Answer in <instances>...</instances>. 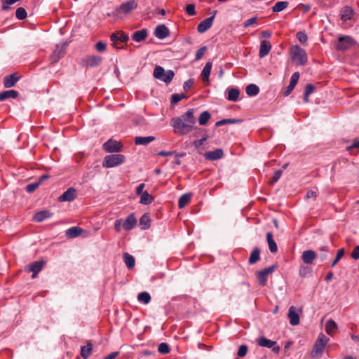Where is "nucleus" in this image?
<instances>
[{"label":"nucleus","mask_w":359,"mask_h":359,"mask_svg":"<svg viewBox=\"0 0 359 359\" xmlns=\"http://www.w3.org/2000/svg\"><path fill=\"white\" fill-rule=\"evenodd\" d=\"M196 122L194 109H189L184 114L172 118L170 125L172 126L175 133L185 135L194 130Z\"/></svg>","instance_id":"1"},{"label":"nucleus","mask_w":359,"mask_h":359,"mask_svg":"<svg viewBox=\"0 0 359 359\" xmlns=\"http://www.w3.org/2000/svg\"><path fill=\"white\" fill-rule=\"evenodd\" d=\"M289 53L292 62L297 66H304L308 62L306 50L298 45L292 46Z\"/></svg>","instance_id":"2"},{"label":"nucleus","mask_w":359,"mask_h":359,"mask_svg":"<svg viewBox=\"0 0 359 359\" xmlns=\"http://www.w3.org/2000/svg\"><path fill=\"white\" fill-rule=\"evenodd\" d=\"M330 339L328 337H327L324 334L320 333L313 347L311 356L313 358L321 357Z\"/></svg>","instance_id":"3"},{"label":"nucleus","mask_w":359,"mask_h":359,"mask_svg":"<svg viewBox=\"0 0 359 359\" xmlns=\"http://www.w3.org/2000/svg\"><path fill=\"white\" fill-rule=\"evenodd\" d=\"M125 156L122 154H110L104 157L102 166L104 168H113L118 166L125 161Z\"/></svg>","instance_id":"4"},{"label":"nucleus","mask_w":359,"mask_h":359,"mask_svg":"<svg viewBox=\"0 0 359 359\" xmlns=\"http://www.w3.org/2000/svg\"><path fill=\"white\" fill-rule=\"evenodd\" d=\"M165 71L163 67L161 66H156L154 68L153 74L154 78H156V79L162 81L165 83H170L175 76V73L172 70H168L166 77L163 78L162 76L163 74H165Z\"/></svg>","instance_id":"5"},{"label":"nucleus","mask_w":359,"mask_h":359,"mask_svg":"<svg viewBox=\"0 0 359 359\" xmlns=\"http://www.w3.org/2000/svg\"><path fill=\"white\" fill-rule=\"evenodd\" d=\"M137 2L135 0H131L122 3L119 6L115 8V12L117 15L121 14L127 15L137 8Z\"/></svg>","instance_id":"6"},{"label":"nucleus","mask_w":359,"mask_h":359,"mask_svg":"<svg viewBox=\"0 0 359 359\" xmlns=\"http://www.w3.org/2000/svg\"><path fill=\"white\" fill-rule=\"evenodd\" d=\"M355 45V41L348 36L340 37L336 44L338 50L344 51Z\"/></svg>","instance_id":"7"},{"label":"nucleus","mask_w":359,"mask_h":359,"mask_svg":"<svg viewBox=\"0 0 359 359\" xmlns=\"http://www.w3.org/2000/svg\"><path fill=\"white\" fill-rule=\"evenodd\" d=\"M276 267V266L275 265H272L259 271L257 278L262 286H264L266 284L268 276L274 271Z\"/></svg>","instance_id":"8"},{"label":"nucleus","mask_w":359,"mask_h":359,"mask_svg":"<svg viewBox=\"0 0 359 359\" xmlns=\"http://www.w3.org/2000/svg\"><path fill=\"white\" fill-rule=\"evenodd\" d=\"M67 43L57 45L55 50L52 53L50 58L53 62H57L65 54Z\"/></svg>","instance_id":"9"},{"label":"nucleus","mask_w":359,"mask_h":359,"mask_svg":"<svg viewBox=\"0 0 359 359\" xmlns=\"http://www.w3.org/2000/svg\"><path fill=\"white\" fill-rule=\"evenodd\" d=\"M76 197V190L74 187H69L60 197L58 201L60 202L67 201L72 202Z\"/></svg>","instance_id":"10"},{"label":"nucleus","mask_w":359,"mask_h":359,"mask_svg":"<svg viewBox=\"0 0 359 359\" xmlns=\"http://www.w3.org/2000/svg\"><path fill=\"white\" fill-rule=\"evenodd\" d=\"M122 145L120 142L111 139L107 141L103 144L104 149L107 152H118L121 151Z\"/></svg>","instance_id":"11"},{"label":"nucleus","mask_w":359,"mask_h":359,"mask_svg":"<svg viewBox=\"0 0 359 359\" xmlns=\"http://www.w3.org/2000/svg\"><path fill=\"white\" fill-rule=\"evenodd\" d=\"M43 264L44 262L41 260L32 262L28 265L27 270L33 273L32 276V278H35L37 274L42 270Z\"/></svg>","instance_id":"12"},{"label":"nucleus","mask_w":359,"mask_h":359,"mask_svg":"<svg viewBox=\"0 0 359 359\" xmlns=\"http://www.w3.org/2000/svg\"><path fill=\"white\" fill-rule=\"evenodd\" d=\"M215 15L210 16L199 23L197 29L199 33H204L209 29L213 23Z\"/></svg>","instance_id":"13"},{"label":"nucleus","mask_w":359,"mask_h":359,"mask_svg":"<svg viewBox=\"0 0 359 359\" xmlns=\"http://www.w3.org/2000/svg\"><path fill=\"white\" fill-rule=\"evenodd\" d=\"M287 317L290 320V325H297L299 324V316L294 306L289 308Z\"/></svg>","instance_id":"14"},{"label":"nucleus","mask_w":359,"mask_h":359,"mask_svg":"<svg viewBox=\"0 0 359 359\" xmlns=\"http://www.w3.org/2000/svg\"><path fill=\"white\" fill-rule=\"evenodd\" d=\"M102 60L101 56L91 55L86 57L85 62L88 67H95L101 65Z\"/></svg>","instance_id":"15"},{"label":"nucleus","mask_w":359,"mask_h":359,"mask_svg":"<svg viewBox=\"0 0 359 359\" xmlns=\"http://www.w3.org/2000/svg\"><path fill=\"white\" fill-rule=\"evenodd\" d=\"M316 257L317 253L312 250H305L302 255V259L306 264H311Z\"/></svg>","instance_id":"16"},{"label":"nucleus","mask_w":359,"mask_h":359,"mask_svg":"<svg viewBox=\"0 0 359 359\" xmlns=\"http://www.w3.org/2000/svg\"><path fill=\"white\" fill-rule=\"evenodd\" d=\"M154 34L158 39H164L169 36L170 32L165 25H160L155 29Z\"/></svg>","instance_id":"17"},{"label":"nucleus","mask_w":359,"mask_h":359,"mask_svg":"<svg viewBox=\"0 0 359 359\" xmlns=\"http://www.w3.org/2000/svg\"><path fill=\"white\" fill-rule=\"evenodd\" d=\"M224 152L222 149H217L215 151H208L204 154L205 159L209 161H216L223 157Z\"/></svg>","instance_id":"18"},{"label":"nucleus","mask_w":359,"mask_h":359,"mask_svg":"<svg viewBox=\"0 0 359 359\" xmlns=\"http://www.w3.org/2000/svg\"><path fill=\"white\" fill-rule=\"evenodd\" d=\"M299 78V72H297L293 73V74L292 75L291 79H290V84L288 85V86L286 88L285 92L284 93V95L285 96L289 95L291 93V92L293 90V89L294 88L295 86L297 85V83L298 82Z\"/></svg>","instance_id":"19"},{"label":"nucleus","mask_w":359,"mask_h":359,"mask_svg":"<svg viewBox=\"0 0 359 359\" xmlns=\"http://www.w3.org/2000/svg\"><path fill=\"white\" fill-rule=\"evenodd\" d=\"M271 49V43L269 41L263 40L261 41L259 56V57H264L269 54Z\"/></svg>","instance_id":"20"},{"label":"nucleus","mask_w":359,"mask_h":359,"mask_svg":"<svg viewBox=\"0 0 359 359\" xmlns=\"http://www.w3.org/2000/svg\"><path fill=\"white\" fill-rule=\"evenodd\" d=\"M137 224V220L133 214L129 215L123 223V228L126 231L133 229Z\"/></svg>","instance_id":"21"},{"label":"nucleus","mask_w":359,"mask_h":359,"mask_svg":"<svg viewBox=\"0 0 359 359\" xmlns=\"http://www.w3.org/2000/svg\"><path fill=\"white\" fill-rule=\"evenodd\" d=\"M53 216V213L49 210H41L34 215V220L36 222H41L46 219L50 218Z\"/></svg>","instance_id":"22"},{"label":"nucleus","mask_w":359,"mask_h":359,"mask_svg":"<svg viewBox=\"0 0 359 359\" xmlns=\"http://www.w3.org/2000/svg\"><path fill=\"white\" fill-rule=\"evenodd\" d=\"M20 77L16 76L15 74L6 76L4 79V84L6 88H11L18 81Z\"/></svg>","instance_id":"23"},{"label":"nucleus","mask_w":359,"mask_h":359,"mask_svg":"<svg viewBox=\"0 0 359 359\" xmlns=\"http://www.w3.org/2000/svg\"><path fill=\"white\" fill-rule=\"evenodd\" d=\"M337 330V323L332 320L330 319L325 324V332L327 334L333 336Z\"/></svg>","instance_id":"24"},{"label":"nucleus","mask_w":359,"mask_h":359,"mask_svg":"<svg viewBox=\"0 0 359 359\" xmlns=\"http://www.w3.org/2000/svg\"><path fill=\"white\" fill-rule=\"evenodd\" d=\"M147 36V31L145 29L135 32L132 35V39L136 42L144 41Z\"/></svg>","instance_id":"25"},{"label":"nucleus","mask_w":359,"mask_h":359,"mask_svg":"<svg viewBox=\"0 0 359 359\" xmlns=\"http://www.w3.org/2000/svg\"><path fill=\"white\" fill-rule=\"evenodd\" d=\"M212 69V62H208L201 72V79L203 82H208Z\"/></svg>","instance_id":"26"},{"label":"nucleus","mask_w":359,"mask_h":359,"mask_svg":"<svg viewBox=\"0 0 359 359\" xmlns=\"http://www.w3.org/2000/svg\"><path fill=\"white\" fill-rule=\"evenodd\" d=\"M155 140L154 136L141 137L137 136L135 138V143L137 145H147Z\"/></svg>","instance_id":"27"},{"label":"nucleus","mask_w":359,"mask_h":359,"mask_svg":"<svg viewBox=\"0 0 359 359\" xmlns=\"http://www.w3.org/2000/svg\"><path fill=\"white\" fill-rule=\"evenodd\" d=\"M123 262L128 269H133L135 264V259L134 257L128 252L123 253Z\"/></svg>","instance_id":"28"},{"label":"nucleus","mask_w":359,"mask_h":359,"mask_svg":"<svg viewBox=\"0 0 359 359\" xmlns=\"http://www.w3.org/2000/svg\"><path fill=\"white\" fill-rule=\"evenodd\" d=\"M266 241L271 252H276L278 250V248L275 241L273 240V233L271 232H268L266 233Z\"/></svg>","instance_id":"29"},{"label":"nucleus","mask_w":359,"mask_h":359,"mask_svg":"<svg viewBox=\"0 0 359 359\" xmlns=\"http://www.w3.org/2000/svg\"><path fill=\"white\" fill-rule=\"evenodd\" d=\"M228 95L227 100L232 102H236L238 100L240 91L237 88H228L227 90Z\"/></svg>","instance_id":"30"},{"label":"nucleus","mask_w":359,"mask_h":359,"mask_svg":"<svg viewBox=\"0 0 359 359\" xmlns=\"http://www.w3.org/2000/svg\"><path fill=\"white\" fill-rule=\"evenodd\" d=\"M18 93L15 90H8L0 93V100L4 101L8 98H15L17 97Z\"/></svg>","instance_id":"31"},{"label":"nucleus","mask_w":359,"mask_h":359,"mask_svg":"<svg viewBox=\"0 0 359 359\" xmlns=\"http://www.w3.org/2000/svg\"><path fill=\"white\" fill-rule=\"evenodd\" d=\"M82 229L77 226H73L66 231V236L68 238H75L81 235Z\"/></svg>","instance_id":"32"},{"label":"nucleus","mask_w":359,"mask_h":359,"mask_svg":"<svg viewBox=\"0 0 359 359\" xmlns=\"http://www.w3.org/2000/svg\"><path fill=\"white\" fill-rule=\"evenodd\" d=\"M93 351V345L88 343L86 346H83L81 348V355L83 359H87L91 355Z\"/></svg>","instance_id":"33"},{"label":"nucleus","mask_w":359,"mask_h":359,"mask_svg":"<svg viewBox=\"0 0 359 359\" xmlns=\"http://www.w3.org/2000/svg\"><path fill=\"white\" fill-rule=\"evenodd\" d=\"M257 344L262 347L271 348L276 344V342L268 339L264 337H262L257 339Z\"/></svg>","instance_id":"34"},{"label":"nucleus","mask_w":359,"mask_h":359,"mask_svg":"<svg viewBox=\"0 0 359 359\" xmlns=\"http://www.w3.org/2000/svg\"><path fill=\"white\" fill-rule=\"evenodd\" d=\"M260 259V250L258 248H255L251 252L249 258V264H253L258 262Z\"/></svg>","instance_id":"35"},{"label":"nucleus","mask_w":359,"mask_h":359,"mask_svg":"<svg viewBox=\"0 0 359 359\" xmlns=\"http://www.w3.org/2000/svg\"><path fill=\"white\" fill-rule=\"evenodd\" d=\"M328 247L327 245L322 246L318 252L317 253V257L320 259V262H323L327 258L328 255Z\"/></svg>","instance_id":"36"},{"label":"nucleus","mask_w":359,"mask_h":359,"mask_svg":"<svg viewBox=\"0 0 359 359\" xmlns=\"http://www.w3.org/2000/svg\"><path fill=\"white\" fill-rule=\"evenodd\" d=\"M191 194H183L178 201V207L182 209L184 208L191 200Z\"/></svg>","instance_id":"37"},{"label":"nucleus","mask_w":359,"mask_h":359,"mask_svg":"<svg viewBox=\"0 0 359 359\" xmlns=\"http://www.w3.org/2000/svg\"><path fill=\"white\" fill-rule=\"evenodd\" d=\"M241 123V119H237V118H224V119L218 121L215 123V126L217 127H219V126H224V125H226V124H236V123Z\"/></svg>","instance_id":"38"},{"label":"nucleus","mask_w":359,"mask_h":359,"mask_svg":"<svg viewBox=\"0 0 359 359\" xmlns=\"http://www.w3.org/2000/svg\"><path fill=\"white\" fill-rule=\"evenodd\" d=\"M353 15V10L350 7H345L341 11V19L343 21L350 20Z\"/></svg>","instance_id":"39"},{"label":"nucleus","mask_w":359,"mask_h":359,"mask_svg":"<svg viewBox=\"0 0 359 359\" xmlns=\"http://www.w3.org/2000/svg\"><path fill=\"white\" fill-rule=\"evenodd\" d=\"M245 90L249 96H255L259 93V88L255 84H249L247 86Z\"/></svg>","instance_id":"40"},{"label":"nucleus","mask_w":359,"mask_h":359,"mask_svg":"<svg viewBox=\"0 0 359 359\" xmlns=\"http://www.w3.org/2000/svg\"><path fill=\"white\" fill-rule=\"evenodd\" d=\"M151 219L148 214H144L140 219V224L143 229H147L150 227Z\"/></svg>","instance_id":"41"},{"label":"nucleus","mask_w":359,"mask_h":359,"mask_svg":"<svg viewBox=\"0 0 359 359\" xmlns=\"http://www.w3.org/2000/svg\"><path fill=\"white\" fill-rule=\"evenodd\" d=\"M153 201H154V198L151 195H149L147 191H145L141 195V198H140V203L144 204V205H149V204H151Z\"/></svg>","instance_id":"42"},{"label":"nucleus","mask_w":359,"mask_h":359,"mask_svg":"<svg viewBox=\"0 0 359 359\" xmlns=\"http://www.w3.org/2000/svg\"><path fill=\"white\" fill-rule=\"evenodd\" d=\"M288 6V2L287 1H278L275 4V5L272 8L273 12L278 13L285 9Z\"/></svg>","instance_id":"43"},{"label":"nucleus","mask_w":359,"mask_h":359,"mask_svg":"<svg viewBox=\"0 0 359 359\" xmlns=\"http://www.w3.org/2000/svg\"><path fill=\"white\" fill-rule=\"evenodd\" d=\"M211 117L210 114L208 111L202 112L198 118V123L201 126H205Z\"/></svg>","instance_id":"44"},{"label":"nucleus","mask_w":359,"mask_h":359,"mask_svg":"<svg viewBox=\"0 0 359 359\" xmlns=\"http://www.w3.org/2000/svg\"><path fill=\"white\" fill-rule=\"evenodd\" d=\"M137 300L144 304H148L151 301V296L147 292H142L138 294Z\"/></svg>","instance_id":"45"},{"label":"nucleus","mask_w":359,"mask_h":359,"mask_svg":"<svg viewBox=\"0 0 359 359\" xmlns=\"http://www.w3.org/2000/svg\"><path fill=\"white\" fill-rule=\"evenodd\" d=\"M15 16L19 20H24L27 17V12L22 7H19L15 11Z\"/></svg>","instance_id":"46"},{"label":"nucleus","mask_w":359,"mask_h":359,"mask_svg":"<svg viewBox=\"0 0 359 359\" xmlns=\"http://www.w3.org/2000/svg\"><path fill=\"white\" fill-rule=\"evenodd\" d=\"M158 351H159V353H161L162 354L168 353L170 352V348H169L168 344L166 343H164V342L161 343L158 345Z\"/></svg>","instance_id":"47"},{"label":"nucleus","mask_w":359,"mask_h":359,"mask_svg":"<svg viewBox=\"0 0 359 359\" xmlns=\"http://www.w3.org/2000/svg\"><path fill=\"white\" fill-rule=\"evenodd\" d=\"M344 248L339 249L337 251V256H336L334 260L333 261V262L332 263L331 266L332 267L334 266L337 264V262L341 259V257L344 256Z\"/></svg>","instance_id":"48"},{"label":"nucleus","mask_w":359,"mask_h":359,"mask_svg":"<svg viewBox=\"0 0 359 359\" xmlns=\"http://www.w3.org/2000/svg\"><path fill=\"white\" fill-rule=\"evenodd\" d=\"M110 39L113 42L112 46L114 48H116L118 49L123 48V46L118 47L116 44L117 41H119L118 40V32L111 34V35L110 36Z\"/></svg>","instance_id":"49"},{"label":"nucleus","mask_w":359,"mask_h":359,"mask_svg":"<svg viewBox=\"0 0 359 359\" xmlns=\"http://www.w3.org/2000/svg\"><path fill=\"white\" fill-rule=\"evenodd\" d=\"M184 97L185 95L184 94H173L171 98V104H176Z\"/></svg>","instance_id":"50"},{"label":"nucleus","mask_w":359,"mask_h":359,"mask_svg":"<svg viewBox=\"0 0 359 359\" xmlns=\"http://www.w3.org/2000/svg\"><path fill=\"white\" fill-rule=\"evenodd\" d=\"M283 171L281 170H278L275 172L273 178L269 181V184L273 185L275 182H276L281 177Z\"/></svg>","instance_id":"51"},{"label":"nucleus","mask_w":359,"mask_h":359,"mask_svg":"<svg viewBox=\"0 0 359 359\" xmlns=\"http://www.w3.org/2000/svg\"><path fill=\"white\" fill-rule=\"evenodd\" d=\"M107 45L104 42L99 41L96 43L95 48L98 52H104L106 50Z\"/></svg>","instance_id":"52"},{"label":"nucleus","mask_w":359,"mask_h":359,"mask_svg":"<svg viewBox=\"0 0 359 359\" xmlns=\"http://www.w3.org/2000/svg\"><path fill=\"white\" fill-rule=\"evenodd\" d=\"M247 352H248V347H247V346L241 345L238 348V351L237 355L239 357L242 358V357H244V356L246 355Z\"/></svg>","instance_id":"53"},{"label":"nucleus","mask_w":359,"mask_h":359,"mask_svg":"<svg viewBox=\"0 0 359 359\" xmlns=\"http://www.w3.org/2000/svg\"><path fill=\"white\" fill-rule=\"evenodd\" d=\"M206 50H207L206 46H203V47L200 48L196 53L195 60H200L204 55Z\"/></svg>","instance_id":"54"},{"label":"nucleus","mask_w":359,"mask_h":359,"mask_svg":"<svg viewBox=\"0 0 359 359\" xmlns=\"http://www.w3.org/2000/svg\"><path fill=\"white\" fill-rule=\"evenodd\" d=\"M39 184H40L39 182L29 184L26 187V191L29 193H32L36 189V188L39 186Z\"/></svg>","instance_id":"55"},{"label":"nucleus","mask_w":359,"mask_h":359,"mask_svg":"<svg viewBox=\"0 0 359 359\" xmlns=\"http://www.w3.org/2000/svg\"><path fill=\"white\" fill-rule=\"evenodd\" d=\"M207 139H208V135H205L204 137H202L201 139L195 140L193 142V144L196 148H199L204 144V142L207 140Z\"/></svg>","instance_id":"56"},{"label":"nucleus","mask_w":359,"mask_h":359,"mask_svg":"<svg viewBox=\"0 0 359 359\" xmlns=\"http://www.w3.org/2000/svg\"><path fill=\"white\" fill-rule=\"evenodd\" d=\"M315 90V86L312 84H307L305 87L304 95L309 97Z\"/></svg>","instance_id":"57"},{"label":"nucleus","mask_w":359,"mask_h":359,"mask_svg":"<svg viewBox=\"0 0 359 359\" xmlns=\"http://www.w3.org/2000/svg\"><path fill=\"white\" fill-rule=\"evenodd\" d=\"M297 38L302 43L304 44L307 41V36L302 32H299L297 34Z\"/></svg>","instance_id":"58"},{"label":"nucleus","mask_w":359,"mask_h":359,"mask_svg":"<svg viewBox=\"0 0 359 359\" xmlns=\"http://www.w3.org/2000/svg\"><path fill=\"white\" fill-rule=\"evenodd\" d=\"M186 12L189 15H194L196 14L195 6L194 4H188L186 6Z\"/></svg>","instance_id":"59"},{"label":"nucleus","mask_w":359,"mask_h":359,"mask_svg":"<svg viewBox=\"0 0 359 359\" xmlns=\"http://www.w3.org/2000/svg\"><path fill=\"white\" fill-rule=\"evenodd\" d=\"M118 40L121 42L125 43L129 40V36L123 32H118Z\"/></svg>","instance_id":"60"},{"label":"nucleus","mask_w":359,"mask_h":359,"mask_svg":"<svg viewBox=\"0 0 359 359\" xmlns=\"http://www.w3.org/2000/svg\"><path fill=\"white\" fill-rule=\"evenodd\" d=\"M194 79H189L184 83L183 88L185 91H187L193 85Z\"/></svg>","instance_id":"61"},{"label":"nucleus","mask_w":359,"mask_h":359,"mask_svg":"<svg viewBox=\"0 0 359 359\" xmlns=\"http://www.w3.org/2000/svg\"><path fill=\"white\" fill-rule=\"evenodd\" d=\"M351 257L354 259H359V245H357L351 252Z\"/></svg>","instance_id":"62"},{"label":"nucleus","mask_w":359,"mask_h":359,"mask_svg":"<svg viewBox=\"0 0 359 359\" xmlns=\"http://www.w3.org/2000/svg\"><path fill=\"white\" fill-rule=\"evenodd\" d=\"M121 226L123 227V223L121 219H117L114 223V229L116 231L119 232L121 230Z\"/></svg>","instance_id":"63"},{"label":"nucleus","mask_w":359,"mask_h":359,"mask_svg":"<svg viewBox=\"0 0 359 359\" xmlns=\"http://www.w3.org/2000/svg\"><path fill=\"white\" fill-rule=\"evenodd\" d=\"M257 21V19L256 18H249L245 22H244V25L245 27H248V26H250L253 24H255Z\"/></svg>","instance_id":"64"}]
</instances>
